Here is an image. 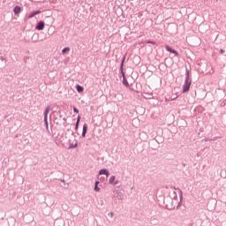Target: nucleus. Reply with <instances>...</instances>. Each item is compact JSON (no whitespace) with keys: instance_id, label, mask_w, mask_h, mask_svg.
<instances>
[{"instance_id":"nucleus-1","label":"nucleus","mask_w":226,"mask_h":226,"mask_svg":"<svg viewBox=\"0 0 226 226\" xmlns=\"http://www.w3.org/2000/svg\"><path fill=\"white\" fill-rule=\"evenodd\" d=\"M192 86V80L190 79V71H185V79L183 85V93H188L190 87Z\"/></svg>"},{"instance_id":"nucleus-2","label":"nucleus","mask_w":226,"mask_h":226,"mask_svg":"<svg viewBox=\"0 0 226 226\" xmlns=\"http://www.w3.org/2000/svg\"><path fill=\"white\" fill-rule=\"evenodd\" d=\"M50 112V107L48 106L44 110V124L46 126V130H49V113Z\"/></svg>"},{"instance_id":"nucleus-3","label":"nucleus","mask_w":226,"mask_h":226,"mask_svg":"<svg viewBox=\"0 0 226 226\" xmlns=\"http://www.w3.org/2000/svg\"><path fill=\"white\" fill-rule=\"evenodd\" d=\"M125 59H126V55L124 56V57H123V59L121 61V64H120V73H121L123 79H124V77H126L124 75V60Z\"/></svg>"},{"instance_id":"nucleus-4","label":"nucleus","mask_w":226,"mask_h":226,"mask_svg":"<svg viewBox=\"0 0 226 226\" xmlns=\"http://www.w3.org/2000/svg\"><path fill=\"white\" fill-rule=\"evenodd\" d=\"M113 199H117V200H123L124 199V194L123 192L117 191L114 195Z\"/></svg>"},{"instance_id":"nucleus-5","label":"nucleus","mask_w":226,"mask_h":226,"mask_svg":"<svg viewBox=\"0 0 226 226\" xmlns=\"http://www.w3.org/2000/svg\"><path fill=\"white\" fill-rule=\"evenodd\" d=\"M35 29L37 31H43V29H45V22L43 21H39L35 26Z\"/></svg>"},{"instance_id":"nucleus-6","label":"nucleus","mask_w":226,"mask_h":226,"mask_svg":"<svg viewBox=\"0 0 226 226\" xmlns=\"http://www.w3.org/2000/svg\"><path fill=\"white\" fill-rule=\"evenodd\" d=\"M109 185H113V186H116V185H119V181L116 179V176H111L109 177Z\"/></svg>"},{"instance_id":"nucleus-7","label":"nucleus","mask_w":226,"mask_h":226,"mask_svg":"<svg viewBox=\"0 0 226 226\" xmlns=\"http://www.w3.org/2000/svg\"><path fill=\"white\" fill-rule=\"evenodd\" d=\"M165 49L168 52H170V54H174L177 56H179V53L176 49L170 48V46L167 45Z\"/></svg>"},{"instance_id":"nucleus-8","label":"nucleus","mask_w":226,"mask_h":226,"mask_svg":"<svg viewBox=\"0 0 226 226\" xmlns=\"http://www.w3.org/2000/svg\"><path fill=\"white\" fill-rule=\"evenodd\" d=\"M99 175H100V176H106L107 177H109V176L110 175V173L109 172V170H107V169H102L101 170H99Z\"/></svg>"},{"instance_id":"nucleus-9","label":"nucleus","mask_w":226,"mask_h":226,"mask_svg":"<svg viewBox=\"0 0 226 226\" xmlns=\"http://www.w3.org/2000/svg\"><path fill=\"white\" fill-rule=\"evenodd\" d=\"M40 13H41V11H35L32 12V13L28 16V19H33V17H36V15H40Z\"/></svg>"},{"instance_id":"nucleus-10","label":"nucleus","mask_w":226,"mask_h":226,"mask_svg":"<svg viewBox=\"0 0 226 226\" xmlns=\"http://www.w3.org/2000/svg\"><path fill=\"white\" fill-rule=\"evenodd\" d=\"M86 133H87V124H84L83 131H82V137H86Z\"/></svg>"},{"instance_id":"nucleus-11","label":"nucleus","mask_w":226,"mask_h":226,"mask_svg":"<svg viewBox=\"0 0 226 226\" xmlns=\"http://www.w3.org/2000/svg\"><path fill=\"white\" fill-rule=\"evenodd\" d=\"M76 90L78 91V93H84V87H82L80 85H77Z\"/></svg>"},{"instance_id":"nucleus-12","label":"nucleus","mask_w":226,"mask_h":226,"mask_svg":"<svg viewBox=\"0 0 226 226\" xmlns=\"http://www.w3.org/2000/svg\"><path fill=\"white\" fill-rule=\"evenodd\" d=\"M20 10H21L20 6L14 7L13 9L14 14L19 15V13L20 12Z\"/></svg>"},{"instance_id":"nucleus-13","label":"nucleus","mask_w":226,"mask_h":226,"mask_svg":"<svg viewBox=\"0 0 226 226\" xmlns=\"http://www.w3.org/2000/svg\"><path fill=\"white\" fill-rule=\"evenodd\" d=\"M79 124H80V116H78L76 124H75V130H79Z\"/></svg>"},{"instance_id":"nucleus-14","label":"nucleus","mask_w":226,"mask_h":226,"mask_svg":"<svg viewBox=\"0 0 226 226\" xmlns=\"http://www.w3.org/2000/svg\"><path fill=\"white\" fill-rule=\"evenodd\" d=\"M123 84L124 86H125V87H130V83H128V79H126V77H124Z\"/></svg>"},{"instance_id":"nucleus-15","label":"nucleus","mask_w":226,"mask_h":226,"mask_svg":"<svg viewBox=\"0 0 226 226\" xmlns=\"http://www.w3.org/2000/svg\"><path fill=\"white\" fill-rule=\"evenodd\" d=\"M100 181H96L95 184H94V192H100V188L98 187V185H99Z\"/></svg>"},{"instance_id":"nucleus-16","label":"nucleus","mask_w":226,"mask_h":226,"mask_svg":"<svg viewBox=\"0 0 226 226\" xmlns=\"http://www.w3.org/2000/svg\"><path fill=\"white\" fill-rule=\"evenodd\" d=\"M66 52H70V48L66 47L62 49V54H66Z\"/></svg>"},{"instance_id":"nucleus-17","label":"nucleus","mask_w":226,"mask_h":226,"mask_svg":"<svg viewBox=\"0 0 226 226\" xmlns=\"http://www.w3.org/2000/svg\"><path fill=\"white\" fill-rule=\"evenodd\" d=\"M78 144L75 143L74 145L73 144H70L69 145V149H75V147H77Z\"/></svg>"},{"instance_id":"nucleus-18","label":"nucleus","mask_w":226,"mask_h":226,"mask_svg":"<svg viewBox=\"0 0 226 226\" xmlns=\"http://www.w3.org/2000/svg\"><path fill=\"white\" fill-rule=\"evenodd\" d=\"M147 43H151L152 45H155L156 41H147Z\"/></svg>"},{"instance_id":"nucleus-19","label":"nucleus","mask_w":226,"mask_h":226,"mask_svg":"<svg viewBox=\"0 0 226 226\" xmlns=\"http://www.w3.org/2000/svg\"><path fill=\"white\" fill-rule=\"evenodd\" d=\"M73 112H75V114H79V109H77V108H73Z\"/></svg>"},{"instance_id":"nucleus-20","label":"nucleus","mask_w":226,"mask_h":226,"mask_svg":"<svg viewBox=\"0 0 226 226\" xmlns=\"http://www.w3.org/2000/svg\"><path fill=\"white\" fill-rule=\"evenodd\" d=\"M179 192H180V199H183V191L179 190Z\"/></svg>"},{"instance_id":"nucleus-21","label":"nucleus","mask_w":226,"mask_h":226,"mask_svg":"<svg viewBox=\"0 0 226 226\" xmlns=\"http://www.w3.org/2000/svg\"><path fill=\"white\" fill-rule=\"evenodd\" d=\"M221 107H225V101L221 103Z\"/></svg>"},{"instance_id":"nucleus-22","label":"nucleus","mask_w":226,"mask_h":226,"mask_svg":"<svg viewBox=\"0 0 226 226\" xmlns=\"http://www.w3.org/2000/svg\"><path fill=\"white\" fill-rule=\"evenodd\" d=\"M225 52V50H223V49H220V54H223Z\"/></svg>"},{"instance_id":"nucleus-23","label":"nucleus","mask_w":226,"mask_h":226,"mask_svg":"<svg viewBox=\"0 0 226 226\" xmlns=\"http://www.w3.org/2000/svg\"><path fill=\"white\" fill-rule=\"evenodd\" d=\"M1 61H4L6 58L4 56H0Z\"/></svg>"},{"instance_id":"nucleus-24","label":"nucleus","mask_w":226,"mask_h":226,"mask_svg":"<svg viewBox=\"0 0 226 226\" xmlns=\"http://www.w3.org/2000/svg\"><path fill=\"white\" fill-rule=\"evenodd\" d=\"M60 181H61V183H64V180H63V179H61Z\"/></svg>"},{"instance_id":"nucleus-25","label":"nucleus","mask_w":226,"mask_h":226,"mask_svg":"<svg viewBox=\"0 0 226 226\" xmlns=\"http://www.w3.org/2000/svg\"><path fill=\"white\" fill-rule=\"evenodd\" d=\"M111 216H114V213H111Z\"/></svg>"},{"instance_id":"nucleus-26","label":"nucleus","mask_w":226,"mask_h":226,"mask_svg":"<svg viewBox=\"0 0 226 226\" xmlns=\"http://www.w3.org/2000/svg\"><path fill=\"white\" fill-rule=\"evenodd\" d=\"M166 207H169V205H166Z\"/></svg>"},{"instance_id":"nucleus-27","label":"nucleus","mask_w":226,"mask_h":226,"mask_svg":"<svg viewBox=\"0 0 226 226\" xmlns=\"http://www.w3.org/2000/svg\"><path fill=\"white\" fill-rule=\"evenodd\" d=\"M170 200H171V202H172V199H170Z\"/></svg>"}]
</instances>
